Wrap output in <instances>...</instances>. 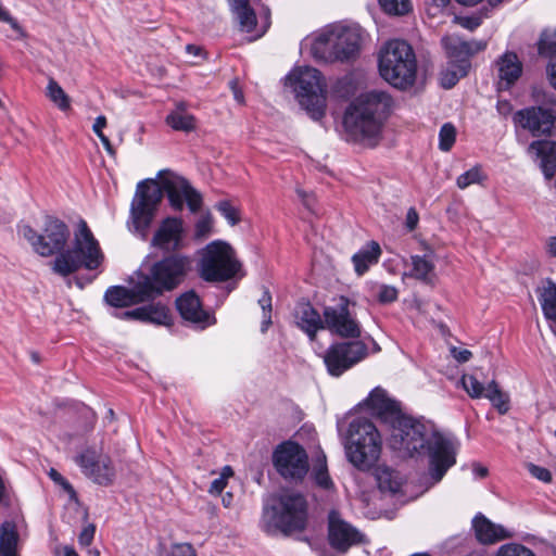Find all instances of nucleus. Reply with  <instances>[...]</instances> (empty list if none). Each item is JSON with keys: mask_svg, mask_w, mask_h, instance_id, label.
Returning <instances> with one entry per match:
<instances>
[{"mask_svg": "<svg viewBox=\"0 0 556 556\" xmlns=\"http://www.w3.org/2000/svg\"><path fill=\"white\" fill-rule=\"evenodd\" d=\"M389 445L402 456H428L429 472L438 482L456 462V444L424 424L403 416L391 425Z\"/></svg>", "mask_w": 556, "mask_h": 556, "instance_id": "1", "label": "nucleus"}, {"mask_svg": "<svg viewBox=\"0 0 556 556\" xmlns=\"http://www.w3.org/2000/svg\"><path fill=\"white\" fill-rule=\"evenodd\" d=\"M161 182L153 179L142 180L137 185L136 195L131 202L130 217L134 231L143 239L147 237L148 229L152 223L157 205L163 199L164 192L167 194L172 207L181 211L184 207V197L190 188L189 181L169 170H163L159 174Z\"/></svg>", "mask_w": 556, "mask_h": 556, "instance_id": "2", "label": "nucleus"}, {"mask_svg": "<svg viewBox=\"0 0 556 556\" xmlns=\"http://www.w3.org/2000/svg\"><path fill=\"white\" fill-rule=\"evenodd\" d=\"M392 100L383 91H368L358 96L346 109L343 126L355 142L375 147L381 139L383 123Z\"/></svg>", "mask_w": 556, "mask_h": 556, "instance_id": "3", "label": "nucleus"}, {"mask_svg": "<svg viewBox=\"0 0 556 556\" xmlns=\"http://www.w3.org/2000/svg\"><path fill=\"white\" fill-rule=\"evenodd\" d=\"M307 502L299 492H285L266 506L262 515V528L268 534L291 535L302 532L307 525Z\"/></svg>", "mask_w": 556, "mask_h": 556, "instance_id": "4", "label": "nucleus"}, {"mask_svg": "<svg viewBox=\"0 0 556 556\" xmlns=\"http://www.w3.org/2000/svg\"><path fill=\"white\" fill-rule=\"evenodd\" d=\"M103 260L99 242L93 237L87 223L80 219L74 233L73 247L55 256L52 270L63 277L76 273L80 268L97 269Z\"/></svg>", "mask_w": 556, "mask_h": 556, "instance_id": "5", "label": "nucleus"}, {"mask_svg": "<svg viewBox=\"0 0 556 556\" xmlns=\"http://www.w3.org/2000/svg\"><path fill=\"white\" fill-rule=\"evenodd\" d=\"M379 72L381 77L399 89L414 85L417 62L412 47L404 40H390L380 50Z\"/></svg>", "mask_w": 556, "mask_h": 556, "instance_id": "6", "label": "nucleus"}, {"mask_svg": "<svg viewBox=\"0 0 556 556\" xmlns=\"http://www.w3.org/2000/svg\"><path fill=\"white\" fill-rule=\"evenodd\" d=\"M300 105L314 121H320L326 114L327 85L321 73L311 66L294 68L287 76Z\"/></svg>", "mask_w": 556, "mask_h": 556, "instance_id": "7", "label": "nucleus"}, {"mask_svg": "<svg viewBox=\"0 0 556 556\" xmlns=\"http://www.w3.org/2000/svg\"><path fill=\"white\" fill-rule=\"evenodd\" d=\"M381 438L376 426L366 418H356L349 426L346 455L358 469L367 470L378 460Z\"/></svg>", "mask_w": 556, "mask_h": 556, "instance_id": "8", "label": "nucleus"}, {"mask_svg": "<svg viewBox=\"0 0 556 556\" xmlns=\"http://www.w3.org/2000/svg\"><path fill=\"white\" fill-rule=\"evenodd\" d=\"M363 41V29L356 24H334L323 30L314 43L315 52H328V61H349L354 59Z\"/></svg>", "mask_w": 556, "mask_h": 556, "instance_id": "9", "label": "nucleus"}, {"mask_svg": "<svg viewBox=\"0 0 556 556\" xmlns=\"http://www.w3.org/2000/svg\"><path fill=\"white\" fill-rule=\"evenodd\" d=\"M192 260L184 254H169L155 262L149 275H140L152 300L176 289L191 270Z\"/></svg>", "mask_w": 556, "mask_h": 556, "instance_id": "10", "label": "nucleus"}, {"mask_svg": "<svg viewBox=\"0 0 556 556\" xmlns=\"http://www.w3.org/2000/svg\"><path fill=\"white\" fill-rule=\"evenodd\" d=\"M21 231L34 251L43 257L63 253L71 236L68 226L54 216L45 218L40 233L28 225L23 226Z\"/></svg>", "mask_w": 556, "mask_h": 556, "instance_id": "11", "label": "nucleus"}, {"mask_svg": "<svg viewBox=\"0 0 556 556\" xmlns=\"http://www.w3.org/2000/svg\"><path fill=\"white\" fill-rule=\"evenodd\" d=\"M240 267L233 249L226 242L214 241L203 250L200 276L210 282L226 281L235 277Z\"/></svg>", "mask_w": 556, "mask_h": 556, "instance_id": "12", "label": "nucleus"}, {"mask_svg": "<svg viewBox=\"0 0 556 556\" xmlns=\"http://www.w3.org/2000/svg\"><path fill=\"white\" fill-rule=\"evenodd\" d=\"M274 465L281 477L291 481H302L308 472V455L298 443L286 442L274 452Z\"/></svg>", "mask_w": 556, "mask_h": 556, "instance_id": "13", "label": "nucleus"}, {"mask_svg": "<svg viewBox=\"0 0 556 556\" xmlns=\"http://www.w3.org/2000/svg\"><path fill=\"white\" fill-rule=\"evenodd\" d=\"M367 355V346L362 341L338 342L328 348L324 363L331 376L339 377Z\"/></svg>", "mask_w": 556, "mask_h": 556, "instance_id": "14", "label": "nucleus"}, {"mask_svg": "<svg viewBox=\"0 0 556 556\" xmlns=\"http://www.w3.org/2000/svg\"><path fill=\"white\" fill-rule=\"evenodd\" d=\"M76 464L86 477L100 485L113 483L116 471L111 457L96 447L83 450L76 457Z\"/></svg>", "mask_w": 556, "mask_h": 556, "instance_id": "15", "label": "nucleus"}, {"mask_svg": "<svg viewBox=\"0 0 556 556\" xmlns=\"http://www.w3.org/2000/svg\"><path fill=\"white\" fill-rule=\"evenodd\" d=\"M351 302L340 296L334 305L326 306L323 312L324 328L342 338H358L361 326L350 312Z\"/></svg>", "mask_w": 556, "mask_h": 556, "instance_id": "16", "label": "nucleus"}, {"mask_svg": "<svg viewBox=\"0 0 556 556\" xmlns=\"http://www.w3.org/2000/svg\"><path fill=\"white\" fill-rule=\"evenodd\" d=\"M514 122L533 136H548L556 129V113L542 106L527 108L515 113Z\"/></svg>", "mask_w": 556, "mask_h": 556, "instance_id": "17", "label": "nucleus"}, {"mask_svg": "<svg viewBox=\"0 0 556 556\" xmlns=\"http://www.w3.org/2000/svg\"><path fill=\"white\" fill-rule=\"evenodd\" d=\"M176 307L181 318L195 329L203 330L216 324L215 315L204 309L201 299L192 290L176 299Z\"/></svg>", "mask_w": 556, "mask_h": 556, "instance_id": "18", "label": "nucleus"}, {"mask_svg": "<svg viewBox=\"0 0 556 556\" xmlns=\"http://www.w3.org/2000/svg\"><path fill=\"white\" fill-rule=\"evenodd\" d=\"M328 539L333 548L342 552H346L352 545L364 542V535L343 520L336 510L330 511L328 516Z\"/></svg>", "mask_w": 556, "mask_h": 556, "instance_id": "19", "label": "nucleus"}, {"mask_svg": "<svg viewBox=\"0 0 556 556\" xmlns=\"http://www.w3.org/2000/svg\"><path fill=\"white\" fill-rule=\"evenodd\" d=\"M105 302L117 308L128 307L152 300L140 275L131 288L123 286L110 287L104 294Z\"/></svg>", "mask_w": 556, "mask_h": 556, "instance_id": "20", "label": "nucleus"}, {"mask_svg": "<svg viewBox=\"0 0 556 556\" xmlns=\"http://www.w3.org/2000/svg\"><path fill=\"white\" fill-rule=\"evenodd\" d=\"M184 223L177 217L165 218L152 238V245L163 251H177L182 247Z\"/></svg>", "mask_w": 556, "mask_h": 556, "instance_id": "21", "label": "nucleus"}, {"mask_svg": "<svg viewBox=\"0 0 556 556\" xmlns=\"http://www.w3.org/2000/svg\"><path fill=\"white\" fill-rule=\"evenodd\" d=\"M442 45L446 51L448 62L456 64L465 63L470 67L469 59L476 53L483 51L486 48V42L481 40L465 41L455 36H447L442 38Z\"/></svg>", "mask_w": 556, "mask_h": 556, "instance_id": "22", "label": "nucleus"}, {"mask_svg": "<svg viewBox=\"0 0 556 556\" xmlns=\"http://www.w3.org/2000/svg\"><path fill=\"white\" fill-rule=\"evenodd\" d=\"M365 404L374 415L379 417L383 422L390 424V426L404 416L399 403L390 399L387 392L381 388L374 389L366 399Z\"/></svg>", "mask_w": 556, "mask_h": 556, "instance_id": "23", "label": "nucleus"}, {"mask_svg": "<svg viewBox=\"0 0 556 556\" xmlns=\"http://www.w3.org/2000/svg\"><path fill=\"white\" fill-rule=\"evenodd\" d=\"M495 64L500 90L509 89L522 74V63L515 52H505Z\"/></svg>", "mask_w": 556, "mask_h": 556, "instance_id": "24", "label": "nucleus"}, {"mask_svg": "<svg viewBox=\"0 0 556 556\" xmlns=\"http://www.w3.org/2000/svg\"><path fill=\"white\" fill-rule=\"evenodd\" d=\"M295 325L313 341L317 331L324 329V317L308 302H299L294 308Z\"/></svg>", "mask_w": 556, "mask_h": 556, "instance_id": "25", "label": "nucleus"}, {"mask_svg": "<svg viewBox=\"0 0 556 556\" xmlns=\"http://www.w3.org/2000/svg\"><path fill=\"white\" fill-rule=\"evenodd\" d=\"M472 527L479 542L483 544H493L505 540L511 534L501 525L491 522L484 515L478 514L472 520Z\"/></svg>", "mask_w": 556, "mask_h": 556, "instance_id": "26", "label": "nucleus"}, {"mask_svg": "<svg viewBox=\"0 0 556 556\" xmlns=\"http://www.w3.org/2000/svg\"><path fill=\"white\" fill-rule=\"evenodd\" d=\"M434 268L435 265L432 253L412 255L410 269L409 271H405L404 276L431 285L435 278Z\"/></svg>", "mask_w": 556, "mask_h": 556, "instance_id": "27", "label": "nucleus"}, {"mask_svg": "<svg viewBox=\"0 0 556 556\" xmlns=\"http://www.w3.org/2000/svg\"><path fill=\"white\" fill-rule=\"evenodd\" d=\"M530 150L534 151L541 159V168L546 179H552L556 175V142L548 140H538L530 144Z\"/></svg>", "mask_w": 556, "mask_h": 556, "instance_id": "28", "label": "nucleus"}, {"mask_svg": "<svg viewBox=\"0 0 556 556\" xmlns=\"http://www.w3.org/2000/svg\"><path fill=\"white\" fill-rule=\"evenodd\" d=\"M311 478L320 490L327 493L336 492L334 482L328 471L327 457L323 451H319L313 458Z\"/></svg>", "mask_w": 556, "mask_h": 556, "instance_id": "29", "label": "nucleus"}, {"mask_svg": "<svg viewBox=\"0 0 556 556\" xmlns=\"http://www.w3.org/2000/svg\"><path fill=\"white\" fill-rule=\"evenodd\" d=\"M381 248L377 241H369L352 257L355 271L358 276L364 275L370 266L377 264L381 256Z\"/></svg>", "mask_w": 556, "mask_h": 556, "instance_id": "30", "label": "nucleus"}, {"mask_svg": "<svg viewBox=\"0 0 556 556\" xmlns=\"http://www.w3.org/2000/svg\"><path fill=\"white\" fill-rule=\"evenodd\" d=\"M165 121L169 127L177 131L189 132L195 129V117L187 111L185 102H177Z\"/></svg>", "mask_w": 556, "mask_h": 556, "instance_id": "31", "label": "nucleus"}, {"mask_svg": "<svg viewBox=\"0 0 556 556\" xmlns=\"http://www.w3.org/2000/svg\"><path fill=\"white\" fill-rule=\"evenodd\" d=\"M376 476L378 486L382 492L395 494L400 492L404 482V479L399 471L387 466L378 467Z\"/></svg>", "mask_w": 556, "mask_h": 556, "instance_id": "32", "label": "nucleus"}, {"mask_svg": "<svg viewBox=\"0 0 556 556\" xmlns=\"http://www.w3.org/2000/svg\"><path fill=\"white\" fill-rule=\"evenodd\" d=\"M484 397L488 399L496 410L504 415L509 409V395L502 391L493 379L486 386Z\"/></svg>", "mask_w": 556, "mask_h": 556, "instance_id": "33", "label": "nucleus"}, {"mask_svg": "<svg viewBox=\"0 0 556 556\" xmlns=\"http://www.w3.org/2000/svg\"><path fill=\"white\" fill-rule=\"evenodd\" d=\"M17 533L14 526L7 522L0 530V556H17Z\"/></svg>", "mask_w": 556, "mask_h": 556, "instance_id": "34", "label": "nucleus"}, {"mask_svg": "<svg viewBox=\"0 0 556 556\" xmlns=\"http://www.w3.org/2000/svg\"><path fill=\"white\" fill-rule=\"evenodd\" d=\"M46 96L60 111L66 112L71 110V98L54 78H49Z\"/></svg>", "mask_w": 556, "mask_h": 556, "instance_id": "35", "label": "nucleus"}, {"mask_svg": "<svg viewBox=\"0 0 556 556\" xmlns=\"http://www.w3.org/2000/svg\"><path fill=\"white\" fill-rule=\"evenodd\" d=\"M468 70L469 67L465 63L448 62L447 66L441 72V86L445 89L453 88L462 77L467 75Z\"/></svg>", "mask_w": 556, "mask_h": 556, "instance_id": "36", "label": "nucleus"}, {"mask_svg": "<svg viewBox=\"0 0 556 556\" xmlns=\"http://www.w3.org/2000/svg\"><path fill=\"white\" fill-rule=\"evenodd\" d=\"M542 311L547 319L556 320V285L549 282L540 296Z\"/></svg>", "mask_w": 556, "mask_h": 556, "instance_id": "37", "label": "nucleus"}, {"mask_svg": "<svg viewBox=\"0 0 556 556\" xmlns=\"http://www.w3.org/2000/svg\"><path fill=\"white\" fill-rule=\"evenodd\" d=\"M169 308L162 303H154L148 305L147 323L155 325H169L170 324Z\"/></svg>", "mask_w": 556, "mask_h": 556, "instance_id": "38", "label": "nucleus"}, {"mask_svg": "<svg viewBox=\"0 0 556 556\" xmlns=\"http://www.w3.org/2000/svg\"><path fill=\"white\" fill-rule=\"evenodd\" d=\"M381 10L393 16H403L412 11L410 0H378Z\"/></svg>", "mask_w": 556, "mask_h": 556, "instance_id": "39", "label": "nucleus"}, {"mask_svg": "<svg viewBox=\"0 0 556 556\" xmlns=\"http://www.w3.org/2000/svg\"><path fill=\"white\" fill-rule=\"evenodd\" d=\"M462 386L471 399L484 397L486 387L475 375H464Z\"/></svg>", "mask_w": 556, "mask_h": 556, "instance_id": "40", "label": "nucleus"}, {"mask_svg": "<svg viewBox=\"0 0 556 556\" xmlns=\"http://www.w3.org/2000/svg\"><path fill=\"white\" fill-rule=\"evenodd\" d=\"M258 305L262 308L263 312V319L261 323V331L265 333L270 325L271 321V311H273V299L271 294L268 289L264 288L262 296L258 299Z\"/></svg>", "mask_w": 556, "mask_h": 556, "instance_id": "41", "label": "nucleus"}, {"mask_svg": "<svg viewBox=\"0 0 556 556\" xmlns=\"http://www.w3.org/2000/svg\"><path fill=\"white\" fill-rule=\"evenodd\" d=\"M539 54L543 56L556 55V29L553 31L544 30L538 42Z\"/></svg>", "mask_w": 556, "mask_h": 556, "instance_id": "42", "label": "nucleus"}, {"mask_svg": "<svg viewBox=\"0 0 556 556\" xmlns=\"http://www.w3.org/2000/svg\"><path fill=\"white\" fill-rule=\"evenodd\" d=\"M485 179V175L479 166H473L457 177L456 185L459 189H465L473 184H481Z\"/></svg>", "mask_w": 556, "mask_h": 556, "instance_id": "43", "label": "nucleus"}, {"mask_svg": "<svg viewBox=\"0 0 556 556\" xmlns=\"http://www.w3.org/2000/svg\"><path fill=\"white\" fill-rule=\"evenodd\" d=\"M456 139V128L451 123H445L439 132V148L447 152L452 149Z\"/></svg>", "mask_w": 556, "mask_h": 556, "instance_id": "44", "label": "nucleus"}, {"mask_svg": "<svg viewBox=\"0 0 556 556\" xmlns=\"http://www.w3.org/2000/svg\"><path fill=\"white\" fill-rule=\"evenodd\" d=\"M495 556H536L532 549L519 544V543H507L502 545Z\"/></svg>", "mask_w": 556, "mask_h": 556, "instance_id": "45", "label": "nucleus"}, {"mask_svg": "<svg viewBox=\"0 0 556 556\" xmlns=\"http://www.w3.org/2000/svg\"><path fill=\"white\" fill-rule=\"evenodd\" d=\"M239 21L241 30L252 33L256 26V15L254 10L249 5L248 8L236 13Z\"/></svg>", "mask_w": 556, "mask_h": 556, "instance_id": "46", "label": "nucleus"}, {"mask_svg": "<svg viewBox=\"0 0 556 556\" xmlns=\"http://www.w3.org/2000/svg\"><path fill=\"white\" fill-rule=\"evenodd\" d=\"M216 210L227 219V222L235 226L240 222V214L229 201H220L216 204Z\"/></svg>", "mask_w": 556, "mask_h": 556, "instance_id": "47", "label": "nucleus"}, {"mask_svg": "<svg viewBox=\"0 0 556 556\" xmlns=\"http://www.w3.org/2000/svg\"><path fill=\"white\" fill-rule=\"evenodd\" d=\"M399 290L394 286L379 285L377 289V300L381 304H390L397 300Z\"/></svg>", "mask_w": 556, "mask_h": 556, "instance_id": "48", "label": "nucleus"}, {"mask_svg": "<svg viewBox=\"0 0 556 556\" xmlns=\"http://www.w3.org/2000/svg\"><path fill=\"white\" fill-rule=\"evenodd\" d=\"M105 126H106V118H105V116L100 115L96 118L92 129L97 134L99 139L101 140V142H102L104 149L108 151V153L113 155L115 153V151L111 144V141L102 131Z\"/></svg>", "mask_w": 556, "mask_h": 556, "instance_id": "49", "label": "nucleus"}, {"mask_svg": "<svg viewBox=\"0 0 556 556\" xmlns=\"http://www.w3.org/2000/svg\"><path fill=\"white\" fill-rule=\"evenodd\" d=\"M113 316L123 320H139L147 323L148 305L140 306L130 311L116 312L113 314Z\"/></svg>", "mask_w": 556, "mask_h": 556, "instance_id": "50", "label": "nucleus"}, {"mask_svg": "<svg viewBox=\"0 0 556 556\" xmlns=\"http://www.w3.org/2000/svg\"><path fill=\"white\" fill-rule=\"evenodd\" d=\"M213 227V218L211 214H206L202 216L198 223L195 224V238L204 239L206 238L212 230Z\"/></svg>", "mask_w": 556, "mask_h": 556, "instance_id": "51", "label": "nucleus"}, {"mask_svg": "<svg viewBox=\"0 0 556 556\" xmlns=\"http://www.w3.org/2000/svg\"><path fill=\"white\" fill-rule=\"evenodd\" d=\"M184 201L187 202V205L192 213L198 212L202 205L201 194L191 186L186 192Z\"/></svg>", "mask_w": 556, "mask_h": 556, "instance_id": "52", "label": "nucleus"}, {"mask_svg": "<svg viewBox=\"0 0 556 556\" xmlns=\"http://www.w3.org/2000/svg\"><path fill=\"white\" fill-rule=\"evenodd\" d=\"M167 556H197L194 548L189 543L173 544Z\"/></svg>", "mask_w": 556, "mask_h": 556, "instance_id": "53", "label": "nucleus"}, {"mask_svg": "<svg viewBox=\"0 0 556 556\" xmlns=\"http://www.w3.org/2000/svg\"><path fill=\"white\" fill-rule=\"evenodd\" d=\"M528 470L534 478L542 482L549 483L552 481V473L547 468L529 464Z\"/></svg>", "mask_w": 556, "mask_h": 556, "instance_id": "54", "label": "nucleus"}, {"mask_svg": "<svg viewBox=\"0 0 556 556\" xmlns=\"http://www.w3.org/2000/svg\"><path fill=\"white\" fill-rule=\"evenodd\" d=\"M49 477L58 484H60L66 492L74 494L75 491L72 484L54 468L49 470Z\"/></svg>", "mask_w": 556, "mask_h": 556, "instance_id": "55", "label": "nucleus"}, {"mask_svg": "<svg viewBox=\"0 0 556 556\" xmlns=\"http://www.w3.org/2000/svg\"><path fill=\"white\" fill-rule=\"evenodd\" d=\"M96 527L93 525L86 526L78 536V542L81 546H89L93 540Z\"/></svg>", "mask_w": 556, "mask_h": 556, "instance_id": "56", "label": "nucleus"}, {"mask_svg": "<svg viewBox=\"0 0 556 556\" xmlns=\"http://www.w3.org/2000/svg\"><path fill=\"white\" fill-rule=\"evenodd\" d=\"M419 222V215L415 207H409L406 214L405 226L408 231L416 229Z\"/></svg>", "mask_w": 556, "mask_h": 556, "instance_id": "57", "label": "nucleus"}, {"mask_svg": "<svg viewBox=\"0 0 556 556\" xmlns=\"http://www.w3.org/2000/svg\"><path fill=\"white\" fill-rule=\"evenodd\" d=\"M452 354L459 363L468 362L472 356V353L469 350L457 348L452 349Z\"/></svg>", "mask_w": 556, "mask_h": 556, "instance_id": "58", "label": "nucleus"}, {"mask_svg": "<svg viewBox=\"0 0 556 556\" xmlns=\"http://www.w3.org/2000/svg\"><path fill=\"white\" fill-rule=\"evenodd\" d=\"M227 485V482L224 480V478H222L220 476L218 478H216L215 480L212 481L211 485H210V489H208V492L211 494H220L224 489L226 488Z\"/></svg>", "mask_w": 556, "mask_h": 556, "instance_id": "59", "label": "nucleus"}, {"mask_svg": "<svg viewBox=\"0 0 556 556\" xmlns=\"http://www.w3.org/2000/svg\"><path fill=\"white\" fill-rule=\"evenodd\" d=\"M459 23L463 27L473 30L480 26L481 20L479 17H463Z\"/></svg>", "mask_w": 556, "mask_h": 556, "instance_id": "60", "label": "nucleus"}, {"mask_svg": "<svg viewBox=\"0 0 556 556\" xmlns=\"http://www.w3.org/2000/svg\"><path fill=\"white\" fill-rule=\"evenodd\" d=\"M496 109L501 115L506 116L511 112L513 106L509 103V101H507V100H498L497 104H496Z\"/></svg>", "mask_w": 556, "mask_h": 556, "instance_id": "61", "label": "nucleus"}, {"mask_svg": "<svg viewBox=\"0 0 556 556\" xmlns=\"http://www.w3.org/2000/svg\"><path fill=\"white\" fill-rule=\"evenodd\" d=\"M546 252L549 256L556 257V236L549 237L546 240Z\"/></svg>", "mask_w": 556, "mask_h": 556, "instance_id": "62", "label": "nucleus"}, {"mask_svg": "<svg viewBox=\"0 0 556 556\" xmlns=\"http://www.w3.org/2000/svg\"><path fill=\"white\" fill-rule=\"evenodd\" d=\"M229 1H230L231 9L235 13H237L250 5L249 0H229Z\"/></svg>", "mask_w": 556, "mask_h": 556, "instance_id": "63", "label": "nucleus"}, {"mask_svg": "<svg viewBox=\"0 0 556 556\" xmlns=\"http://www.w3.org/2000/svg\"><path fill=\"white\" fill-rule=\"evenodd\" d=\"M547 75L549 84L556 89V61L548 65Z\"/></svg>", "mask_w": 556, "mask_h": 556, "instance_id": "64", "label": "nucleus"}]
</instances>
